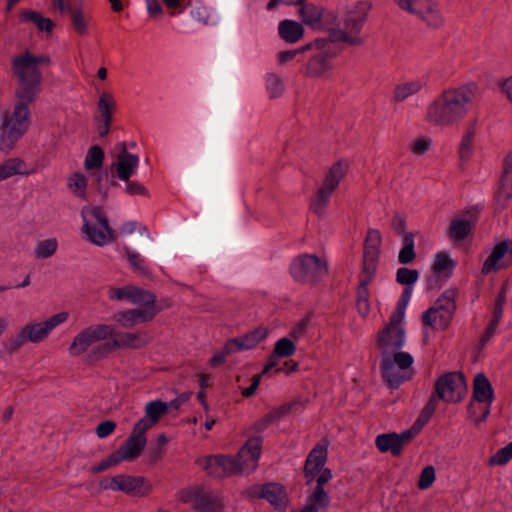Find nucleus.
<instances>
[{"label":"nucleus","mask_w":512,"mask_h":512,"mask_svg":"<svg viewBox=\"0 0 512 512\" xmlns=\"http://www.w3.org/2000/svg\"><path fill=\"white\" fill-rule=\"evenodd\" d=\"M477 90L475 82L444 89L425 107V122L440 128L458 125L470 112Z\"/></svg>","instance_id":"f257e3e1"},{"label":"nucleus","mask_w":512,"mask_h":512,"mask_svg":"<svg viewBox=\"0 0 512 512\" xmlns=\"http://www.w3.org/2000/svg\"><path fill=\"white\" fill-rule=\"evenodd\" d=\"M261 444V437H251L235 457L225 455L205 456L197 459V464L208 475L217 478L238 473H251L258 465Z\"/></svg>","instance_id":"f03ea898"},{"label":"nucleus","mask_w":512,"mask_h":512,"mask_svg":"<svg viewBox=\"0 0 512 512\" xmlns=\"http://www.w3.org/2000/svg\"><path fill=\"white\" fill-rule=\"evenodd\" d=\"M50 58L47 55H33L29 52L15 57L12 70L18 79L16 96L18 100L32 102L41 91L42 76L39 65H47Z\"/></svg>","instance_id":"7ed1b4c3"},{"label":"nucleus","mask_w":512,"mask_h":512,"mask_svg":"<svg viewBox=\"0 0 512 512\" xmlns=\"http://www.w3.org/2000/svg\"><path fill=\"white\" fill-rule=\"evenodd\" d=\"M372 3L369 0H358L342 5L338 9V18L343 28L332 29L331 38L334 42H343L351 46L364 43L361 31L366 23Z\"/></svg>","instance_id":"20e7f679"},{"label":"nucleus","mask_w":512,"mask_h":512,"mask_svg":"<svg viewBox=\"0 0 512 512\" xmlns=\"http://www.w3.org/2000/svg\"><path fill=\"white\" fill-rule=\"evenodd\" d=\"M30 102L18 100L12 112L2 117L0 150L8 152L27 131L30 125Z\"/></svg>","instance_id":"39448f33"},{"label":"nucleus","mask_w":512,"mask_h":512,"mask_svg":"<svg viewBox=\"0 0 512 512\" xmlns=\"http://www.w3.org/2000/svg\"><path fill=\"white\" fill-rule=\"evenodd\" d=\"M82 234L88 242L102 247L114 240L108 220L100 207L86 205L82 208Z\"/></svg>","instance_id":"423d86ee"},{"label":"nucleus","mask_w":512,"mask_h":512,"mask_svg":"<svg viewBox=\"0 0 512 512\" xmlns=\"http://www.w3.org/2000/svg\"><path fill=\"white\" fill-rule=\"evenodd\" d=\"M405 13L414 16L430 29H439L446 23L439 0H392Z\"/></svg>","instance_id":"0eeeda50"},{"label":"nucleus","mask_w":512,"mask_h":512,"mask_svg":"<svg viewBox=\"0 0 512 512\" xmlns=\"http://www.w3.org/2000/svg\"><path fill=\"white\" fill-rule=\"evenodd\" d=\"M381 371L386 383L392 389L398 388L403 382L413 377V356L408 352L384 355Z\"/></svg>","instance_id":"6e6552de"},{"label":"nucleus","mask_w":512,"mask_h":512,"mask_svg":"<svg viewBox=\"0 0 512 512\" xmlns=\"http://www.w3.org/2000/svg\"><path fill=\"white\" fill-rule=\"evenodd\" d=\"M325 260L313 254H303L296 257L290 265L292 277L300 282L317 280L327 273Z\"/></svg>","instance_id":"1a4fd4ad"},{"label":"nucleus","mask_w":512,"mask_h":512,"mask_svg":"<svg viewBox=\"0 0 512 512\" xmlns=\"http://www.w3.org/2000/svg\"><path fill=\"white\" fill-rule=\"evenodd\" d=\"M100 488L121 491L132 496H144L151 491V485L145 478L124 474L102 479Z\"/></svg>","instance_id":"9d476101"},{"label":"nucleus","mask_w":512,"mask_h":512,"mask_svg":"<svg viewBox=\"0 0 512 512\" xmlns=\"http://www.w3.org/2000/svg\"><path fill=\"white\" fill-rule=\"evenodd\" d=\"M406 342L404 323L390 319L389 323L378 333L377 347L381 356L402 352Z\"/></svg>","instance_id":"9b49d317"},{"label":"nucleus","mask_w":512,"mask_h":512,"mask_svg":"<svg viewBox=\"0 0 512 512\" xmlns=\"http://www.w3.org/2000/svg\"><path fill=\"white\" fill-rule=\"evenodd\" d=\"M455 311L453 295L445 294L436 303L426 310L422 315L424 325L434 329H444L450 323Z\"/></svg>","instance_id":"f8f14e48"},{"label":"nucleus","mask_w":512,"mask_h":512,"mask_svg":"<svg viewBox=\"0 0 512 512\" xmlns=\"http://www.w3.org/2000/svg\"><path fill=\"white\" fill-rule=\"evenodd\" d=\"M435 389L439 398L445 402L456 403L464 399L467 385L461 373L450 372L437 380Z\"/></svg>","instance_id":"ddd939ff"},{"label":"nucleus","mask_w":512,"mask_h":512,"mask_svg":"<svg viewBox=\"0 0 512 512\" xmlns=\"http://www.w3.org/2000/svg\"><path fill=\"white\" fill-rule=\"evenodd\" d=\"M114 335L111 325L99 324L85 328L78 333L69 346V354L77 356L85 352L93 343Z\"/></svg>","instance_id":"4468645a"},{"label":"nucleus","mask_w":512,"mask_h":512,"mask_svg":"<svg viewBox=\"0 0 512 512\" xmlns=\"http://www.w3.org/2000/svg\"><path fill=\"white\" fill-rule=\"evenodd\" d=\"M423 422L420 420L408 430L401 433H383L379 434L375 439V445L377 449L382 453L390 452L394 456L401 454L404 444L408 443L412 437L417 434Z\"/></svg>","instance_id":"2eb2a0df"},{"label":"nucleus","mask_w":512,"mask_h":512,"mask_svg":"<svg viewBox=\"0 0 512 512\" xmlns=\"http://www.w3.org/2000/svg\"><path fill=\"white\" fill-rule=\"evenodd\" d=\"M336 55L337 52L331 47L317 52L309 59L305 74L311 78L328 79L332 77Z\"/></svg>","instance_id":"dca6fc26"},{"label":"nucleus","mask_w":512,"mask_h":512,"mask_svg":"<svg viewBox=\"0 0 512 512\" xmlns=\"http://www.w3.org/2000/svg\"><path fill=\"white\" fill-rule=\"evenodd\" d=\"M298 16L302 21V25L310 27L313 30H331L330 24L335 21L336 17L326 12L322 7L313 3L301 4L298 10Z\"/></svg>","instance_id":"f3484780"},{"label":"nucleus","mask_w":512,"mask_h":512,"mask_svg":"<svg viewBox=\"0 0 512 512\" xmlns=\"http://www.w3.org/2000/svg\"><path fill=\"white\" fill-rule=\"evenodd\" d=\"M68 318L69 313L61 311L44 321L25 325L28 331L29 342L40 343L44 341L56 327L66 322Z\"/></svg>","instance_id":"a211bd4d"},{"label":"nucleus","mask_w":512,"mask_h":512,"mask_svg":"<svg viewBox=\"0 0 512 512\" xmlns=\"http://www.w3.org/2000/svg\"><path fill=\"white\" fill-rule=\"evenodd\" d=\"M247 494L254 498H263L279 510H284L288 503L286 490L278 483L254 486L247 491Z\"/></svg>","instance_id":"6ab92c4d"},{"label":"nucleus","mask_w":512,"mask_h":512,"mask_svg":"<svg viewBox=\"0 0 512 512\" xmlns=\"http://www.w3.org/2000/svg\"><path fill=\"white\" fill-rule=\"evenodd\" d=\"M157 310L155 306L139 307L117 312L113 319L124 328H131L138 324L148 322L154 318Z\"/></svg>","instance_id":"aec40b11"},{"label":"nucleus","mask_w":512,"mask_h":512,"mask_svg":"<svg viewBox=\"0 0 512 512\" xmlns=\"http://www.w3.org/2000/svg\"><path fill=\"white\" fill-rule=\"evenodd\" d=\"M268 335V329L265 327H258L253 331L233 339H230L225 344V350L228 353H237L240 351L250 350L256 347Z\"/></svg>","instance_id":"412c9836"},{"label":"nucleus","mask_w":512,"mask_h":512,"mask_svg":"<svg viewBox=\"0 0 512 512\" xmlns=\"http://www.w3.org/2000/svg\"><path fill=\"white\" fill-rule=\"evenodd\" d=\"M509 252L508 241H500L491 250L488 257L485 259L481 272L488 275L492 272H497L508 265L507 254Z\"/></svg>","instance_id":"4be33fe9"},{"label":"nucleus","mask_w":512,"mask_h":512,"mask_svg":"<svg viewBox=\"0 0 512 512\" xmlns=\"http://www.w3.org/2000/svg\"><path fill=\"white\" fill-rule=\"evenodd\" d=\"M327 454L328 450L325 444H318L311 450L304 467L307 484L311 483L316 478L320 470L324 468L327 460Z\"/></svg>","instance_id":"5701e85b"},{"label":"nucleus","mask_w":512,"mask_h":512,"mask_svg":"<svg viewBox=\"0 0 512 512\" xmlns=\"http://www.w3.org/2000/svg\"><path fill=\"white\" fill-rule=\"evenodd\" d=\"M456 263L448 252L437 253L431 264V280L434 279L436 283L445 281L451 277Z\"/></svg>","instance_id":"b1692460"},{"label":"nucleus","mask_w":512,"mask_h":512,"mask_svg":"<svg viewBox=\"0 0 512 512\" xmlns=\"http://www.w3.org/2000/svg\"><path fill=\"white\" fill-rule=\"evenodd\" d=\"M139 156L123 150L117 155L116 161L113 163V168L119 179L123 181L137 173L139 166Z\"/></svg>","instance_id":"393cba45"},{"label":"nucleus","mask_w":512,"mask_h":512,"mask_svg":"<svg viewBox=\"0 0 512 512\" xmlns=\"http://www.w3.org/2000/svg\"><path fill=\"white\" fill-rule=\"evenodd\" d=\"M307 323L305 320L299 322V327L290 332L289 337H282L277 340L274 344L273 350L276 355H280L282 358H287L295 354L297 341L300 337V333L305 329Z\"/></svg>","instance_id":"a878e982"},{"label":"nucleus","mask_w":512,"mask_h":512,"mask_svg":"<svg viewBox=\"0 0 512 512\" xmlns=\"http://www.w3.org/2000/svg\"><path fill=\"white\" fill-rule=\"evenodd\" d=\"M186 9H190V16L193 20L203 25L215 24L217 16L213 9L206 6L203 0H187Z\"/></svg>","instance_id":"bb28decb"},{"label":"nucleus","mask_w":512,"mask_h":512,"mask_svg":"<svg viewBox=\"0 0 512 512\" xmlns=\"http://www.w3.org/2000/svg\"><path fill=\"white\" fill-rule=\"evenodd\" d=\"M475 135L476 127L474 123L467 126L461 137L457 154L461 164L468 162L475 153Z\"/></svg>","instance_id":"cd10ccee"},{"label":"nucleus","mask_w":512,"mask_h":512,"mask_svg":"<svg viewBox=\"0 0 512 512\" xmlns=\"http://www.w3.org/2000/svg\"><path fill=\"white\" fill-rule=\"evenodd\" d=\"M224 508L223 497L218 494H208L201 490L193 509L198 512H221Z\"/></svg>","instance_id":"c85d7f7f"},{"label":"nucleus","mask_w":512,"mask_h":512,"mask_svg":"<svg viewBox=\"0 0 512 512\" xmlns=\"http://www.w3.org/2000/svg\"><path fill=\"white\" fill-rule=\"evenodd\" d=\"M426 86L424 78H414L399 83L394 90L395 100L401 102L416 95Z\"/></svg>","instance_id":"c756f323"},{"label":"nucleus","mask_w":512,"mask_h":512,"mask_svg":"<svg viewBox=\"0 0 512 512\" xmlns=\"http://www.w3.org/2000/svg\"><path fill=\"white\" fill-rule=\"evenodd\" d=\"M473 399L485 405L493 401V389L487 377L479 373L474 378Z\"/></svg>","instance_id":"7c9ffc66"},{"label":"nucleus","mask_w":512,"mask_h":512,"mask_svg":"<svg viewBox=\"0 0 512 512\" xmlns=\"http://www.w3.org/2000/svg\"><path fill=\"white\" fill-rule=\"evenodd\" d=\"M279 36L287 43H296L304 35V28L301 23L285 19L278 25Z\"/></svg>","instance_id":"2f4dec72"},{"label":"nucleus","mask_w":512,"mask_h":512,"mask_svg":"<svg viewBox=\"0 0 512 512\" xmlns=\"http://www.w3.org/2000/svg\"><path fill=\"white\" fill-rule=\"evenodd\" d=\"M148 341V337L144 333H123L118 334L116 338L113 340V345L110 346L108 344L104 345V348L108 351L112 347H129V348H138L145 345Z\"/></svg>","instance_id":"473e14b6"},{"label":"nucleus","mask_w":512,"mask_h":512,"mask_svg":"<svg viewBox=\"0 0 512 512\" xmlns=\"http://www.w3.org/2000/svg\"><path fill=\"white\" fill-rule=\"evenodd\" d=\"M116 108V99L111 92L102 91L99 93L97 100V119L112 120Z\"/></svg>","instance_id":"72a5a7b5"},{"label":"nucleus","mask_w":512,"mask_h":512,"mask_svg":"<svg viewBox=\"0 0 512 512\" xmlns=\"http://www.w3.org/2000/svg\"><path fill=\"white\" fill-rule=\"evenodd\" d=\"M147 443L146 437H138L133 434L130 435L126 443L119 448L125 461L131 462L135 460Z\"/></svg>","instance_id":"f704fd0d"},{"label":"nucleus","mask_w":512,"mask_h":512,"mask_svg":"<svg viewBox=\"0 0 512 512\" xmlns=\"http://www.w3.org/2000/svg\"><path fill=\"white\" fill-rule=\"evenodd\" d=\"M156 297L149 291L135 286H127V302L140 307L155 306Z\"/></svg>","instance_id":"c9c22d12"},{"label":"nucleus","mask_w":512,"mask_h":512,"mask_svg":"<svg viewBox=\"0 0 512 512\" xmlns=\"http://www.w3.org/2000/svg\"><path fill=\"white\" fill-rule=\"evenodd\" d=\"M71 16V25L74 32L78 35H87L90 30L91 17L85 13L82 6L71 8L69 11Z\"/></svg>","instance_id":"e433bc0d"},{"label":"nucleus","mask_w":512,"mask_h":512,"mask_svg":"<svg viewBox=\"0 0 512 512\" xmlns=\"http://www.w3.org/2000/svg\"><path fill=\"white\" fill-rule=\"evenodd\" d=\"M348 168L349 162L347 160L340 159L330 167L323 183L336 190L339 183L347 173Z\"/></svg>","instance_id":"4c0bfd02"},{"label":"nucleus","mask_w":512,"mask_h":512,"mask_svg":"<svg viewBox=\"0 0 512 512\" xmlns=\"http://www.w3.org/2000/svg\"><path fill=\"white\" fill-rule=\"evenodd\" d=\"M20 18L23 22H32L41 32L51 33L55 27V24L50 18L36 11H23Z\"/></svg>","instance_id":"58836bf2"},{"label":"nucleus","mask_w":512,"mask_h":512,"mask_svg":"<svg viewBox=\"0 0 512 512\" xmlns=\"http://www.w3.org/2000/svg\"><path fill=\"white\" fill-rule=\"evenodd\" d=\"M68 188L74 196L86 199V189L88 185V177L81 172H74L70 175L67 182Z\"/></svg>","instance_id":"ea45409f"},{"label":"nucleus","mask_w":512,"mask_h":512,"mask_svg":"<svg viewBox=\"0 0 512 512\" xmlns=\"http://www.w3.org/2000/svg\"><path fill=\"white\" fill-rule=\"evenodd\" d=\"M334 191H335L334 188H331V187L325 185L324 183L318 189L315 197L312 200V208L316 214L321 216L324 213L325 208H326L332 194L334 193Z\"/></svg>","instance_id":"a19ab883"},{"label":"nucleus","mask_w":512,"mask_h":512,"mask_svg":"<svg viewBox=\"0 0 512 512\" xmlns=\"http://www.w3.org/2000/svg\"><path fill=\"white\" fill-rule=\"evenodd\" d=\"M472 228V223L465 217L459 216L452 220L450 224V236L455 241H459L467 237Z\"/></svg>","instance_id":"79ce46f5"},{"label":"nucleus","mask_w":512,"mask_h":512,"mask_svg":"<svg viewBox=\"0 0 512 512\" xmlns=\"http://www.w3.org/2000/svg\"><path fill=\"white\" fill-rule=\"evenodd\" d=\"M381 242V233L377 229H370L365 239L363 255L379 257Z\"/></svg>","instance_id":"37998d69"},{"label":"nucleus","mask_w":512,"mask_h":512,"mask_svg":"<svg viewBox=\"0 0 512 512\" xmlns=\"http://www.w3.org/2000/svg\"><path fill=\"white\" fill-rule=\"evenodd\" d=\"M104 160V152L103 150L95 145L89 148L85 160H84V168L87 172H92L93 170L100 169L103 165Z\"/></svg>","instance_id":"c03bdc74"},{"label":"nucleus","mask_w":512,"mask_h":512,"mask_svg":"<svg viewBox=\"0 0 512 512\" xmlns=\"http://www.w3.org/2000/svg\"><path fill=\"white\" fill-rule=\"evenodd\" d=\"M415 239L413 233L407 232L403 236V247L399 251L398 261L401 264H408L415 258Z\"/></svg>","instance_id":"a18cd8bd"},{"label":"nucleus","mask_w":512,"mask_h":512,"mask_svg":"<svg viewBox=\"0 0 512 512\" xmlns=\"http://www.w3.org/2000/svg\"><path fill=\"white\" fill-rule=\"evenodd\" d=\"M58 241L55 238L40 240L34 248V256L39 259L51 257L57 250Z\"/></svg>","instance_id":"49530a36"},{"label":"nucleus","mask_w":512,"mask_h":512,"mask_svg":"<svg viewBox=\"0 0 512 512\" xmlns=\"http://www.w3.org/2000/svg\"><path fill=\"white\" fill-rule=\"evenodd\" d=\"M265 87L270 97L278 98L284 92V81L275 73H267L265 76Z\"/></svg>","instance_id":"de8ad7c7"},{"label":"nucleus","mask_w":512,"mask_h":512,"mask_svg":"<svg viewBox=\"0 0 512 512\" xmlns=\"http://www.w3.org/2000/svg\"><path fill=\"white\" fill-rule=\"evenodd\" d=\"M418 279H419V272L417 270L409 269V268H405V267L399 268L397 270L396 281L399 284L404 285L405 286L404 289L410 288V290L413 292L414 285L416 284Z\"/></svg>","instance_id":"09e8293b"},{"label":"nucleus","mask_w":512,"mask_h":512,"mask_svg":"<svg viewBox=\"0 0 512 512\" xmlns=\"http://www.w3.org/2000/svg\"><path fill=\"white\" fill-rule=\"evenodd\" d=\"M412 294L413 292L410 290V288L403 290L402 295L396 305V309L390 317V319L393 320V323H404L406 308L411 300Z\"/></svg>","instance_id":"8fccbe9b"},{"label":"nucleus","mask_w":512,"mask_h":512,"mask_svg":"<svg viewBox=\"0 0 512 512\" xmlns=\"http://www.w3.org/2000/svg\"><path fill=\"white\" fill-rule=\"evenodd\" d=\"M433 141L431 137L422 135L417 137L409 144V149L414 156H423L432 148Z\"/></svg>","instance_id":"3c124183"},{"label":"nucleus","mask_w":512,"mask_h":512,"mask_svg":"<svg viewBox=\"0 0 512 512\" xmlns=\"http://www.w3.org/2000/svg\"><path fill=\"white\" fill-rule=\"evenodd\" d=\"M145 416L152 420L155 424L162 415L167 413L165 402L160 400L150 401L145 405Z\"/></svg>","instance_id":"603ef678"},{"label":"nucleus","mask_w":512,"mask_h":512,"mask_svg":"<svg viewBox=\"0 0 512 512\" xmlns=\"http://www.w3.org/2000/svg\"><path fill=\"white\" fill-rule=\"evenodd\" d=\"M379 257H372L368 255H363V278L361 280L362 287H367L368 283L374 276L377 264H378Z\"/></svg>","instance_id":"864d4df0"},{"label":"nucleus","mask_w":512,"mask_h":512,"mask_svg":"<svg viewBox=\"0 0 512 512\" xmlns=\"http://www.w3.org/2000/svg\"><path fill=\"white\" fill-rule=\"evenodd\" d=\"M512 459V442L499 449L489 460L490 465H505Z\"/></svg>","instance_id":"5fc2aeb1"},{"label":"nucleus","mask_w":512,"mask_h":512,"mask_svg":"<svg viewBox=\"0 0 512 512\" xmlns=\"http://www.w3.org/2000/svg\"><path fill=\"white\" fill-rule=\"evenodd\" d=\"M436 473L432 465L426 466L420 473L418 487L422 490L428 489L435 481Z\"/></svg>","instance_id":"6e6d98bb"},{"label":"nucleus","mask_w":512,"mask_h":512,"mask_svg":"<svg viewBox=\"0 0 512 512\" xmlns=\"http://www.w3.org/2000/svg\"><path fill=\"white\" fill-rule=\"evenodd\" d=\"M201 490L202 489L192 487L185 488L177 492L176 498L182 503L191 504L193 506V504L197 502Z\"/></svg>","instance_id":"4d7b16f0"},{"label":"nucleus","mask_w":512,"mask_h":512,"mask_svg":"<svg viewBox=\"0 0 512 512\" xmlns=\"http://www.w3.org/2000/svg\"><path fill=\"white\" fill-rule=\"evenodd\" d=\"M505 302H506V296H505V291L503 290L499 294V296L497 298V301H496L495 312H494V314H495L494 315V320L491 323V325L489 326L488 331H487V333L489 335L493 334L494 329H495L499 319L502 317L503 309H504V306H505Z\"/></svg>","instance_id":"13d9d810"},{"label":"nucleus","mask_w":512,"mask_h":512,"mask_svg":"<svg viewBox=\"0 0 512 512\" xmlns=\"http://www.w3.org/2000/svg\"><path fill=\"white\" fill-rule=\"evenodd\" d=\"M124 251L131 267L134 268L135 270L143 271L144 259L141 257V255L127 245L124 246Z\"/></svg>","instance_id":"bf43d9fd"},{"label":"nucleus","mask_w":512,"mask_h":512,"mask_svg":"<svg viewBox=\"0 0 512 512\" xmlns=\"http://www.w3.org/2000/svg\"><path fill=\"white\" fill-rule=\"evenodd\" d=\"M28 341V331L24 326L10 338L8 346L10 350H17Z\"/></svg>","instance_id":"052dcab7"},{"label":"nucleus","mask_w":512,"mask_h":512,"mask_svg":"<svg viewBox=\"0 0 512 512\" xmlns=\"http://www.w3.org/2000/svg\"><path fill=\"white\" fill-rule=\"evenodd\" d=\"M10 164L14 175H30L34 173V169L30 168L26 162L20 158H10Z\"/></svg>","instance_id":"680f3d73"},{"label":"nucleus","mask_w":512,"mask_h":512,"mask_svg":"<svg viewBox=\"0 0 512 512\" xmlns=\"http://www.w3.org/2000/svg\"><path fill=\"white\" fill-rule=\"evenodd\" d=\"M154 425L155 423L152 420L144 416L138 422H136L131 434L138 437H145L146 431L152 428Z\"/></svg>","instance_id":"e2e57ef3"},{"label":"nucleus","mask_w":512,"mask_h":512,"mask_svg":"<svg viewBox=\"0 0 512 512\" xmlns=\"http://www.w3.org/2000/svg\"><path fill=\"white\" fill-rule=\"evenodd\" d=\"M172 16L182 14L186 10L187 0H162Z\"/></svg>","instance_id":"0e129e2a"},{"label":"nucleus","mask_w":512,"mask_h":512,"mask_svg":"<svg viewBox=\"0 0 512 512\" xmlns=\"http://www.w3.org/2000/svg\"><path fill=\"white\" fill-rule=\"evenodd\" d=\"M357 309L362 316H366L369 311L368 294L366 291V287L363 288L362 284H360V288H359V292H358Z\"/></svg>","instance_id":"69168bd1"},{"label":"nucleus","mask_w":512,"mask_h":512,"mask_svg":"<svg viewBox=\"0 0 512 512\" xmlns=\"http://www.w3.org/2000/svg\"><path fill=\"white\" fill-rule=\"evenodd\" d=\"M125 182H126V184H125L124 190L127 194H129L131 196H135V195L146 196V195H148L147 189L140 182L129 181V180H127Z\"/></svg>","instance_id":"338daca9"},{"label":"nucleus","mask_w":512,"mask_h":512,"mask_svg":"<svg viewBox=\"0 0 512 512\" xmlns=\"http://www.w3.org/2000/svg\"><path fill=\"white\" fill-rule=\"evenodd\" d=\"M146 10L149 16L156 18L164 14V10L159 0H145Z\"/></svg>","instance_id":"774afa93"}]
</instances>
